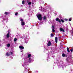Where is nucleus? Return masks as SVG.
Returning a JSON list of instances; mask_svg holds the SVG:
<instances>
[{
  "label": "nucleus",
  "instance_id": "1",
  "mask_svg": "<svg viewBox=\"0 0 73 73\" xmlns=\"http://www.w3.org/2000/svg\"><path fill=\"white\" fill-rule=\"evenodd\" d=\"M56 21H58V22L59 23H61V21L62 23H64V22H65V21H64L63 19H61V20H60V19H59V18H57L56 19Z\"/></svg>",
  "mask_w": 73,
  "mask_h": 73
},
{
  "label": "nucleus",
  "instance_id": "2",
  "mask_svg": "<svg viewBox=\"0 0 73 73\" xmlns=\"http://www.w3.org/2000/svg\"><path fill=\"white\" fill-rule=\"evenodd\" d=\"M37 17L39 20H42V15H41L40 14L38 15H37Z\"/></svg>",
  "mask_w": 73,
  "mask_h": 73
},
{
  "label": "nucleus",
  "instance_id": "3",
  "mask_svg": "<svg viewBox=\"0 0 73 73\" xmlns=\"http://www.w3.org/2000/svg\"><path fill=\"white\" fill-rule=\"evenodd\" d=\"M51 44H52V42L50 41H49L47 44V45L48 46H49L51 45Z\"/></svg>",
  "mask_w": 73,
  "mask_h": 73
},
{
  "label": "nucleus",
  "instance_id": "4",
  "mask_svg": "<svg viewBox=\"0 0 73 73\" xmlns=\"http://www.w3.org/2000/svg\"><path fill=\"white\" fill-rule=\"evenodd\" d=\"M19 48L20 49H24V47L23 46H19Z\"/></svg>",
  "mask_w": 73,
  "mask_h": 73
},
{
  "label": "nucleus",
  "instance_id": "5",
  "mask_svg": "<svg viewBox=\"0 0 73 73\" xmlns=\"http://www.w3.org/2000/svg\"><path fill=\"white\" fill-rule=\"evenodd\" d=\"M6 56H10V54H9V52H7L6 54Z\"/></svg>",
  "mask_w": 73,
  "mask_h": 73
},
{
  "label": "nucleus",
  "instance_id": "6",
  "mask_svg": "<svg viewBox=\"0 0 73 73\" xmlns=\"http://www.w3.org/2000/svg\"><path fill=\"white\" fill-rule=\"evenodd\" d=\"M60 30L61 32H65V30H64V29L62 28H60Z\"/></svg>",
  "mask_w": 73,
  "mask_h": 73
},
{
  "label": "nucleus",
  "instance_id": "7",
  "mask_svg": "<svg viewBox=\"0 0 73 73\" xmlns=\"http://www.w3.org/2000/svg\"><path fill=\"white\" fill-rule=\"evenodd\" d=\"M25 22L24 21H22L21 22V25H25Z\"/></svg>",
  "mask_w": 73,
  "mask_h": 73
},
{
  "label": "nucleus",
  "instance_id": "8",
  "mask_svg": "<svg viewBox=\"0 0 73 73\" xmlns=\"http://www.w3.org/2000/svg\"><path fill=\"white\" fill-rule=\"evenodd\" d=\"M5 15H8L9 14V12H5L4 14Z\"/></svg>",
  "mask_w": 73,
  "mask_h": 73
},
{
  "label": "nucleus",
  "instance_id": "9",
  "mask_svg": "<svg viewBox=\"0 0 73 73\" xmlns=\"http://www.w3.org/2000/svg\"><path fill=\"white\" fill-rule=\"evenodd\" d=\"M55 42L57 43L58 38L57 37H56L55 38Z\"/></svg>",
  "mask_w": 73,
  "mask_h": 73
},
{
  "label": "nucleus",
  "instance_id": "10",
  "mask_svg": "<svg viewBox=\"0 0 73 73\" xmlns=\"http://www.w3.org/2000/svg\"><path fill=\"white\" fill-rule=\"evenodd\" d=\"M10 36L9 35V34H7L6 35V37L7 38H9Z\"/></svg>",
  "mask_w": 73,
  "mask_h": 73
},
{
  "label": "nucleus",
  "instance_id": "11",
  "mask_svg": "<svg viewBox=\"0 0 73 73\" xmlns=\"http://www.w3.org/2000/svg\"><path fill=\"white\" fill-rule=\"evenodd\" d=\"M43 19V20H46V16H44Z\"/></svg>",
  "mask_w": 73,
  "mask_h": 73
},
{
  "label": "nucleus",
  "instance_id": "12",
  "mask_svg": "<svg viewBox=\"0 0 73 73\" xmlns=\"http://www.w3.org/2000/svg\"><path fill=\"white\" fill-rule=\"evenodd\" d=\"M67 52L68 53H69V52H70V51L69 50V47H67Z\"/></svg>",
  "mask_w": 73,
  "mask_h": 73
},
{
  "label": "nucleus",
  "instance_id": "13",
  "mask_svg": "<svg viewBox=\"0 0 73 73\" xmlns=\"http://www.w3.org/2000/svg\"><path fill=\"white\" fill-rule=\"evenodd\" d=\"M31 56H32V55H31V54H29L28 56V58H29V57H30Z\"/></svg>",
  "mask_w": 73,
  "mask_h": 73
},
{
  "label": "nucleus",
  "instance_id": "14",
  "mask_svg": "<svg viewBox=\"0 0 73 73\" xmlns=\"http://www.w3.org/2000/svg\"><path fill=\"white\" fill-rule=\"evenodd\" d=\"M62 56L63 57H65V54H62Z\"/></svg>",
  "mask_w": 73,
  "mask_h": 73
},
{
  "label": "nucleus",
  "instance_id": "15",
  "mask_svg": "<svg viewBox=\"0 0 73 73\" xmlns=\"http://www.w3.org/2000/svg\"><path fill=\"white\" fill-rule=\"evenodd\" d=\"M11 46V44H7V47H9V46Z\"/></svg>",
  "mask_w": 73,
  "mask_h": 73
},
{
  "label": "nucleus",
  "instance_id": "16",
  "mask_svg": "<svg viewBox=\"0 0 73 73\" xmlns=\"http://www.w3.org/2000/svg\"><path fill=\"white\" fill-rule=\"evenodd\" d=\"M17 40V38H15L14 39V41L15 42H16V41Z\"/></svg>",
  "mask_w": 73,
  "mask_h": 73
},
{
  "label": "nucleus",
  "instance_id": "17",
  "mask_svg": "<svg viewBox=\"0 0 73 73\" xmlns=\"http://www.w3.org/2000/svg\"><path fill=\"white\" fill-rule=\"evenodd\" d=\"M22 4H25V1H22Z\"/></svg>",
  "mask_w": 73,
  "mask_h": 73
},
{
  "label": "nucleus",
  "instance_id": "18",
  "mask_svg": "<svg viewBox=\"0 0 73 73\" xmlns=\"http://www.w3.org/2000/svg\"><path fill=\"white\" fill-rule=\"evenodd\" d=\"M72 20V18H70L69 19V21H71Z\"/></svg>",
  "mask_w": 73,
  "mask_h": 73
},
{
  "label": "nucleus",
  "instance_id": "19",
  "mask_svg": "<svg viewBox=\"0 0 73 73\" xmlns=\"http://www.w3.org/2000/svg\"><path fill=\"white\" fill-rule=\"evenodd\" d=\"M51 36V37H53L54 36V35H53V34H51L50 35Z\"/></svg>",
  "mask_w": 73,
  "mask_h": 73
},
{
  "label": "nucleus",
  "instance_id": "20",
  "mask_svg": "<svg viewBox=\"0 0 73 73\" xmlns=\"http://www.w3.org/2000/svg\"><path fill=\"white\" fill-rule=\"evenodd\" d=\"M52 32H55V30H54V29L53 28H52Z\"/></svg>",
  "mask_w": 73,
  "mask_h": 73
},
{
  "label": "nucleus",
  "instance_id": "21",
  "mask_svg": "<svg viewBox=\"0 0 73 73\" xmlns=\"http://www.w3.org/2000/svg\"><path fill=\"white\" fill-rule=\"evenodd\" d=\"M28 4H29V5H31L32 4V3L29 2L28 3Z\"/></svg>",
  "mask_w": 73,
  "mask_h": 73
},
{
  "label": "nucleus",
  "instance_id": "22",
  "mask_svg": "<svg viewBox=\"0 0 73 73\" xmlns=\"http://www.w3.org/2000/svg\"><path fill=\"white\" fill-rule=\"evenodd\" d=\"M70 50L71 52H73V49L72 48V49H70Z\"/></svg>",
  "mask_w": 73,
  "mask_h": 73
},
{
  "label": "nucleus",
  "instance_id": "23",
  "mask_svg": "<svg viewBox=\"0 0 73 73\" xmlns=\"http://www.w3.org/2000/svg\"><path fill=\"white\" fill-rule=\"evenodd\" d=\"M29 62H31V58H29Z\"/></svg>",
  "mask_w": 73,
  "mask_h": 73
},
{
  "label": "nucleus",
  "instance_id": "24",
  "mask_svg": "<svg viewBox=\"0 0 73 73\" xmlns=\"http://www.w3.org/2000/svg\"><path fill=\"white\" fill-rule=\"evenodd\" d=\"M20 21H21V22H23V19H21V20H20Z\"/></svg>",
  "mask_w": 73,
  "mask_h": 73
},
{
  "label": "nucleus",
  "instance_id": "25",
  "mask_svg": "<svg viewBox=\"0 0 73 73\" xmlns=\"http://www.w3.org/2000/svg\"><path fill=\"white\" fill-rule=\"evenodd\" d=\"M18 14V13H15V16H17V14Z\"/></svg>",
  "mask_w": 73,
  "mask_h": 73
},
{
  "label": "nucleus",
  "instance_id": "26",
  "mask_svg": "<svg viewBox=\"0 0 73 73\" xmlns=\"http://www.w3.org/2000/svg\"><path fill=\"white\" fill-rule=\"evenodd\" d=\"M8 34H9V33H9V31H8Z\"/></svg>",
  "mask_w": 73,
  "mask_h": 73
},
{
  "label": "nucleus",
  "instance_id": "27",
  "mask_svg": "<svg viewBox=\"0 0 73 73\" xmlns=\"http://www.w3.org/2000/svg\"><path fill=\"white\" fill-rule=\"evenodd\" d=\"M52 27L53 28V29H54V26H52Z\"/></svg>",
  "mask_w": 73,
  "mask_h": 73
},
{
  "label": "nucleus",
  "instance_id": "28",
  "mask_svg": "<svg viewBox=\"0 0 73 73\" xmlns=\"http://www.w3.org/2000/svg\"><path fill=\"white\" fill-rule=\"evenodd\" d=\"M65 21H68V19H65Z\"/></svg>",
  "mask_w": 73,
  "mask_h": 73
},
{
  "label": "nucleus",
  "instance_id": "29",
  "mask_svg": "<svg viewBox=\"0 0 73 73\" xmlns=\"http://www.w3.org/2000/svg\"><path fill=\"white\" fill-rule=\"evenodd\" d=\"M10 53L11 54H13V53H12V52H11Z\"/></svg>",
  "mask_w": 73,
  "mask_h": 73
},
{
  "label": "nucleus",
  "instance_id": "30",
  "mask_svg": "<svg viewBox=\"0 0 73 73\" xmlns=\"http://www.w3.org/2000/svg\"><path fill=\"white\" fill-rule=\"evenodd\" d=\"M66 31H67V32H68V29H66Z\"/></svg>",
  "mask_w": 73,
  "mask_h": 73
},
{
  "label": "nucleus",
  "instance_id": "31",
  "mask_svg": "<svg viewBox=\"0 0 73 73\" xmlns=\"http://www.w3.org/2000/svg\"><path fill=\"white\" fill-rule=\"evenodd\" d=\"M66 60L67 61H68V58H67Z\"/></svg>",
  "mask_w": 73,
  "mask_h": 73
},
{
  "label": "nucleus",
  "instance_id": "32",
  "mask_svg": "<svg viewBox=\"0 0 73 73\" xmlns=\"http://www.w3.org/2000/svg\"><path fill=\"white\" fill-rule=\"evenodd\" d=\"M27 2H28V1H27Z\"/></svg>",
  "mask_w": 73,
  "mask_h": 73
},
{
  "label": "nucleus",
  "instance_id": "33",
  "mask_svg": "<svg viewBox=\"0 0 73 73\" xmlns=\"http://www.w3.org/2000/svg\"><path fill=\"white\" fill-rule=\"evenodd\" d=\"M67 56H66V57H67Z\"/></svg>",
  "mask_w": 73,
  "mask_h": 73
}]
</instances>
